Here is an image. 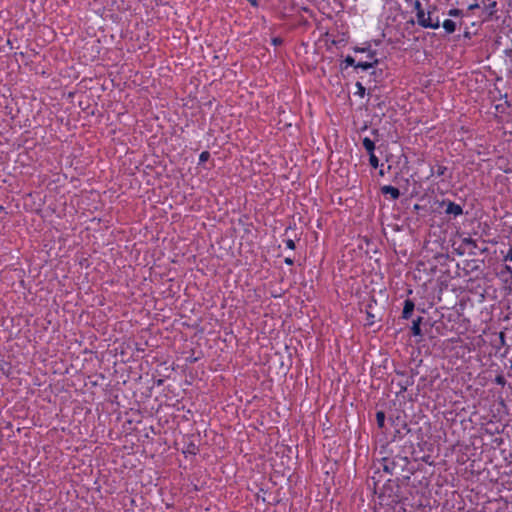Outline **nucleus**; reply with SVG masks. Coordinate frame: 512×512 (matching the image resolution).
Wrapping results in <instances>:
<instances>
[{"label": "nucleus", "mask_w": 512, "mask_h": 512, "mask_svg": "<svg viewBox=\"0 0 512 512\" xmlns=\"http://www.w3.org/2000/svg\"><path fill=\"white\" fill-rule=\"evenodd\" d=\"M380 476H371L367 480L369 487H373L378 498V507L375 512H407L411 496V479L405 477L389 478L382 485Z\"/></svg>", "instance_id": "obj_1"}, {"label": "nucleus", "mask_w": 512, "mask_h": 512, "mask_svg": "<svg viewBox=\"0 0 512 512\" xmlns=\"http://www.w3.org/2000/svg\"><path fill=\"white\" fill-rule=\"evenodd\" d=\"M412 451V441H409V445H398L392 442L382 444L377 450L378 457L374 461L376 468L374 475L382 478V470L384 473L394 476V478L405 477L411 479V476L416 472L415 464L409 457Z\"/></svg>", "instance_id": "obj_2"}, {"label": "nucleus", "mask_w": 512, "mask_h": 512, "mask_svg": "<svg viewBox=\"0 0 512 512\" xmlns=\"http://www.w3.org/2000/svg\"><path fill=\"white\" fill-rule=\"evenodd\" d=\"M353 51L355 53H367L366 60L356 61L354 57L347 55L343 62L340 64V69L345 70L348 67H354V69H361L363 71H367L374 67V65H378L380 60L377 58V51L371 49V44L366 43L364 47L354 46Z\"/></svg>", "instance_id": "obj_3"}, {"label": "nucleus", "mask_w": 512, "mask_h": 512, "mask_svg": "<svg viewBox=\"0 0 512 512\" xmlns=\"http://www.w3.org/2000/svg\"><path fill=\"white\" fill-rule=\"evenodd\" d=\"M388 421L394 429L393 436L390 441L393 444H396L397 440H402L404 437L414 432V429L411 427V422L407 420V415L404 411H391L388 415Z\"/></svg>", "instance_id": "obj_4"}, {"label": "nucleus", "mask_w": 512, "mask_h": 512, "mask_svg": "<svg viewBox=\"0 0 512 512\" xmlns=\"http://www.w3.org/2000/svg\"><path fill=\"white\" fill-rule=\"evenodd\" d=\"M432 328V317L417 316L415 319L412 320L410 331L414 337L420 338L417 340V342H420L422 341L424 336H432Z\"/></svg>", "instance_id": "obj_5"}, {"label": "nucleus", "mask_w": 512, "mask_h": 512, "mask_svg": "<svg viewBox=\"0 0 512 512\" xmlns=\"http://www.w3.org/2000/svg\"><path fill=\"white\" fill-rule=\"evenodd\" d=\"M430 167V174L428 175L427 179L430 177H438L440 178V182L442 183H450L453 179V170L443 164V161L440 160H434V162L429 163Z\"/></svg>", "instance_id": "obj_6"}, {"label": "nucleus", "mask_w": 512, "mask_h": 512, "mask_svg": "<svg viewBox=\"0 0 512 512\" xmlns=\"http://www.w3.org/2000/svg\"><path fill=\"white\" fill-rule=\"evenodd\" d=\"M438 208L437 209H444L443 212L445 215L448 216L449 219H456L457 217L463 215V207L455 203L454 201H451L450 199H443L441 201H437Z\"/></svg>", "instance_id": "obj_7"}, {"label": "nucleus", "mask_w": 512, "mask_h": 512, "mask_svg": "<svg viewBox=\"0 0 512 512\" xmlns=\"http://www.w3.org/2000/svg\"><path fill=\"white\" fill-rule=\"evenodd\" d=\"M378 65H374L373 70L370 72L368 83H373V87H369L368 94L378 88V84L382 83L389 75L387 68H378Z\"/></svg>", "instance_id": "obj_8"}, {"label": "nucleus", "mask_w": 512, "mask_h": 512, "mask_svg": "<svg viewBox=\"0 0 512 512\" xmlns=\"http://www.w3.org/2000/svg\"><path fill=\"white\" fill-rule=\"evenodd\" d=\"M417 24L425 29L437 30L441 26L439 14L425 13L424 20L417 22Z\"/></svg>", "instance_id": "obj_9"}, {"label": "nucleus", "mask_w": 512, "mask_h": 512, "mask_svg": "<svg viewBox=\"0 0 512 512\" xmlns=\"http://www.w3.org/2000/svg\"><path fill=\"white\" fill-rule=\"evenodd\" d=\"M443 315L439 319L432 318V336H429L430 339H435L438 336L445 335L448 331L447 324L442 320Z\"/></svg>", "instance_id": "obj_10"}, {"label": "nucleus", "mask_w": 512, "mask_h": 512, "mask_svg": "<svg viewBox=\"0 0 512 512\" xmlns=\"http://www.w3.org/2000/svg\"><path fill=\"white\" fill-rule=\"evenodd\" d=\"M377 305V300L374 296H372L369 300V302L366 304V326H373L375 323V315L372 313L373 307Z\"/></svg>", "instance_id": "obj_11"}, {"label": "nucleus", "mask_w": 512, "mask_h": 512, "mask_svg": "<svg viewBox=\"0 0 512 512\" xmlns=\"http://www.w3.org/2000/svg\"><path fill=\"white\" fill-rule=\"evenodd\" d=\"M381 193L388 199L397 200L401 196V192L397 187L392 185H384L381 187Z\"/></svg>", "instance_id": "obj_12"}, {"label": "nucleus", "mask_w": 512, "mask_h": 512, "mask_svg": "<svg viewBox=\"0 0 512 512\" xmlns=\"http://www.w3.org/2000/svg\"><path fill=\"white\" fill-rule=\"evenodd\" d=\"M414 311H415V302L412 299H409V298L406 299L403 303L401 318L405 319V320L410 319L413 316Z\"/></svg>", "instance_id": "obj_13"}, {"label": "nucleus", "mask_w": 512, "mask_h": 512, "mask_svg": "<svg viewBox=\"0 0 512 512\" xmlns=\"http://www.w3.org/2000/svg\"><path fill=\"white\" fill-rule=\"evenodd\" d=\"M441 25L445 31V35L453 34L458 28V22L452 19H445Z\"/></svg>", "instance_id": "obj_14"}, {"label": "nucleus", "mask_w": 512, "mask_h": 512, "mask_svg": "<svg viewBox=\"0 0 512 512\" xmlns=\"http://www.w3.org/2000/svg\"><path fill=\"white\" fill-rule=\"evenodd\" d=\"M412 375L408 376L405 380L398 382L399 391L397 392V395L404 393L407 391L409 386H412L414 384V371L411 370Z\"/></svg>", "instance_id": "obj_15"}, {"label": "nucleus", "mask_w": 512, "mask_h": 512, "mask_svg": "<svg viewBox=\"0 0 512 512\" xmlns=\"http://www.w3.org/2000/svg\"><path fill=\"white\" fill-rule=\"evenodd\" d=\"M414 11L416 14V22H422L424 20L425 7H423L419 0L414 2Z\"/></svg>", "instance_id": "obj_16"}, {"label": "nucleus", "mask_w": 512, "mask_h": 512, "mask_svg": "<svg viewBox=\"0 0 512 512\" xmlns=\"http://www.w3.org/2000/svg\"><path fill=\"white\" fill-rule=\"evenodd\" d=\"M376 422L379 429H385L386 428V419H388V416H386V413L384 411H377L376 412Z\"/></svg>", "instance_id": "obj_17"}, {"label": "nucleus", "mask_w": 512, "mask_h": 512, "mask_svg": "<svg viewBox=\"0 0 512 512\" xmlns=\"http://www.w3.org/2000/svg\"><path fill=\"white\" fill-rule=\"evenodd\" d=\"M182 452L185 455H187V454L196 455L199 452V448L194 442L190 441L189 443H187L185 445Z\"/></svg>", "instance_id": "obj_18"}, {"label": "nucleus", "mask_w": 512, "mask_h": 512, "mask_svg": "<svg viewBox=\"0 0 512 512\" xmlns=\"http://www.w3.org/2000/svg\"><path fill=\"white\" fill-rule=\"evenodd\" d=\"M362 145L368 154L375 152V148H376L375 142H374V140L370 139L369 137H365L362 139Z\"/></svg>", "instance_id": "obj_19"}, {"label": "nucleus", "mask_w": 512, "mask_h": 512, "mask_svg": "<svg viewBox=\"0 0 512 512\" xmlns=\"http://www.w3.org/2000/svg\"><path fill=\"white\" fill-rule=\"evenodd\" d=\"M435 259L441 267L447 265L448 261H454V259L450 258L448 254H438L437 256H435Z\"/></svg>", "instance_id": "obj_20"}, {"label": "nucleus", "mask_w": 512, "mask_h": 512, "mask_svg": "<svg viewBox=\"0 0 512 512\" xmlns=\"http://www.w3.org/2000/svg\"><path fill=\"white\" fill-rule=\"evenodd\" d=\"M369 164L372 168L377 169L381 166L379 158L375 155V152L369 153Z\"/></svg>", "instance_id": "obj_21"}, {"label": "nucleus", "mask_w": 512, "mask_h": 512, "mask_svg": "<svg viewBox=\"0 0 512 512\" xmlns=\"http://www.w3.org/2000/svg\"><path fill=\"white\" fill-rule=\"evenodd\" d=\"M447 15L453 18H463L464 12L461 9L458 8H451L448 10Z\"/></svg>", "instance_id": "obj_22"}, {"label": "nucleus", "mask_w": 512, "mask_h": 512, "mask_svg": "<svg viewBox=\"0 0 512 512\" xmlns=\"http://www.w3.org/2000/svg\"><path fill=\"white\" fill-rule=\"evenodd\" d=\"M355 86L357 88V91L355 94L358 95L359 97L363 98L366 95L365 86L359 81L356 82Z\"/></svg>", "instance_id": "obj_23"}, {"label": "nucleus", "mask_w": 512, "mask_h": 512, "mask_svg": "<svg viewBox=\"0 0 512 512\" xmlns=\"http://www.w3.org/2000/svg\"><path fill=\"white\" fill-rule=\"evenodd\" d=\"M425 13L439 14V8L436 4L427 3Z\"/></svg>", "instance_id": "obj_24"}, {"label": "nucleus", "mask_w": 512, "mask_h": 512, "mask_svg": "<svg viewBox=\"0 0 512 512\" xmlns=\"http://www.w3.org/2000/svg\"><path fill=\"white\" fill-rule=\"evenodd\" d=\"M462 37L464 39H468V40H470L472 38V33L469 31V28H468L467 25H465V27H464V31H463ZM460 38H461V35L455 36V40L456 41H459Z\"/></svg>", "instance_id": "obj_25"}, {"label": "nucleus", "mask_w": 512, "mask_h": 512, "mask_svg": "<svg viewBox=\"0 0 512 512\" xmlns=\"http://www.w3.org/2000/svg\"><path fill=\"white\" fill-rule=\"evenodd\" d=\"M210 152L209 151H203L199 155V162L198 165H203L205 162H207L210 159Z\"/></svg>", "instance_id": "obj_26"}, {"label": "nucleus", "mask_w": 512, "mask_h": 512, "mask_svg": "<svg viewBox=\"0 0 512 512\" xmlns=\"http://www.w3.org/2000/svg\"><path fill=\"white\" fill-rule=\"evenodd\" d=\"M463 244L465 245H468V246H471L472 248H478L477 246V241L471 237H468V238H464L463 239Z\"/></svg>", "instance_id": "obj_27"}, {"label": "nucleus", "mask_w": 512, "mask_h": 512, "mask_svg": "<svg viewBox=\"0 0 512 512\" xmlns=\"http://www.w3.org/2000/svg\"><path fill=\"white\" fill-rule=\"evenodd\" d=\"M283 43H284L283 38H281V37H279V36H277V37H273V38L271 39V44H272L273 46H280V45H282Z\"/></svg>", "instance_id": "obj_28"}, {"label": "nucleus", "mask_w": 512, "mask_h": 512, "mask_svg": "<svg viewBox=\"0 0 512 512\" xmlns=\"http://www.w3.org/2000/svg\"><path fill=\"white\" fill-rule=\"evenodd\" d=\"M494 381L496 384L501 385V386H505V384H506V379L503 375H497L495 377Z\"/></svg>", "instance_id": "obj_29"}, {"label": "nucleus", "mask_w": 512, "mask_h": 512, "mask_svg": "<svg viewBox=\"0 0 512 512\" xmlns=\"http://www.w3.org/2000/svg\"><path fill=\"white\" fill-rule=\"evenodd\" d=\"M285 244L288 249L294 250L296 248L295 242L292 239L285 240Z\"/></svg>", "instance_id": "obj_30"}, {"label": "nucleus", "mask_w": 512, "mask_h": 512, "mask_svg": "<svg viewBox=\"0 0 512 512\" xmlns=\"http://www.w3.org/2000/svg\"><path fill=\"white\" fill-rule=\"evenodd\" d=\"M504 261L512 262V246L509 248L507 254L504 256Z\"/></svg>", "instance_id": "obj_31"}, {"label": "nucleus", "mask_w": 512, "mask_h": 512, "mask_svg": "<svg viewBox=\"0 0 512 512\" xmlns=\"http://www.w3.org/2000/svg\"><path fill=\"white\" fill-rule=\"evenodd\" d=\"M421 210H425V207L419 204H415L413 206V211L416 212L417 214H419Z\"/></svg>", "instance_id": "obj_32"}, {"label": "nucleus", "mask_w": 512, "mask_h": 512, "mask_svg": "<svg viewBox=\"0 0 512 512\" xmlns=\"http://www.w3.org/2000/svg\"><path fill=\"white\" fill-rule=\"evenodd\" d=\"M496 5H497L496 1H493V2H491L488 5V9L490 11V14H493V12L495 11Z\"/></svg>", "instance_id": "obj_33"}, {"label": "nucleus", "mask_w": 512, "mask_h": 512, "mask_svg": "<svg viewBox=\"0 0 512 512\" xmlns=\"http://www.w3.org/2000/svg\"><path fill=\"white\" fill-rule=\"evenodd\" d=\"M284 263H285L286 265H288V266H292V265L294 264V260H293L292 258H290V257H286V258L284 259Z\"/></svg>", "instance_id": "obj_34"}, {"label": "nucleus", "mask_w": 512, "mask_h": 512, "mask_svg": "<svg viewBox=\"0 0 512 512\" xmlns=\"http://www.w3.org/2000/svg\"><path fill=\"white\" fill-rule=\"evenodd\" d=\"M456 22H458V28L461 29L462 26H465L463 18H456Z\"/></svg>", "instance_id": "obj_35"}, {"label": "nucleus", "mask_w": 512, "mask_h": 512, "mask_svg": "<svg viewBox=\"0 0 512 512\" xmlns=\"http://www.w3.org/2000/svg\"><path fill=\"white\" fill-rule=\"evenodd\" d=\"M385 173L386 171L384 170V164H381L378 174L379 176L383 177Z\"/></svg>", "instance_id": "obj_36"}, {"label": "nucleus", "mask_w": 512, "mask_h": 512, "mask_svg": "<svg viewBox=\"0 0 512 512\" xmlns=\"http://www.w3.org/2000/svg\"><path fill=\"white\" fill-rule=\"evenodd\" d=\"M504 269L506 272L511 274V281H512V265H505Z\"/></svg>", "instance_id": "obj_37"}, {"label": "nucleus", "mask_w": 512, "mask_h": 512, "mask_svg": "<svg viewBox=\"0 0 512 512\" xmlns=\"http://www.w3.org/2000/svg\"><path fill=\"white\" fill-rule=\"evenodd\" d=\"M247 1H248V2L251 4V6H253V7H258V6H259V2H258V0H247Z\"/></svg>", "instance_id": "obj_38"}, {"label": "nucleus", "mask_w": 512, "mask_h": 512, "mask_svg": "<svg viewBox=\"0 0 512 512\" xmlns=\"http://www.w3.org/2000/svg\"><path fill=\"white\" fill-rule=\"evenodd\" d=\"M163 383H164V380H163V379H158V380H156V381H155V384H156L157 386H161V385H163Z\"/></svg>", "instance_id": "obj_39"}, {"label": "nucleus", "mask_w": 512, "mask_h": 512, "mask_svg": "<svg viewBox=\"0 0 512 512\" xmlns=\"http://www.w3.org/2000/svg\"><path fill=\"white\" fill-rule=\"evenodd\" d=\"M371 133H372V135H374L376 137L379 136V130L378 129H373Z\"/></svg>", "instance_id": "obj_40"}, {"label": "nucleus", "mask_w": 512, "mask_h": 512, "mask_svg": "<svg viewBox=\"0 0 512 512\" xmlns=\"http://www.w3.org/2000/svg\"><path fill=\"white\" fill-rule=\"evenodd\" d=\"M197 360H198V358H197V357H190V358L188 359V361H189L190 363H194V362H196Z\"/></svg>", "instance_id": "obj_41"}, {"label": "nucleus", "mask_w": 512, "mask_h": 512, "mask_svg": "<svg viewBox=\"0 0 512 512\" xmlns=\"http://www.w3.org/2000/svg\"><path fill=\"white\" fill-rule=\"evenodd\" d=\"M500 338H501L502 341L504 340V333L503 332H500Z\"/></svg>", "instance_id": "obj_42"}, {"label": "nucleus", "mask_w": 512, "mask_h": 512, "mask_svg": "<svg viewBox=\"0 0 512 512\" xmlns=\"http://www.w3.org/2000/svg\"><path fill=\"white\" fill-rule=\"evenodd\" d=\"M420 381H421V383H424L426 381V378L425 377H421Z\"/></svg>", "instance_id": "obj_43"}, {"label": "nucleus", "mask_w": 512, "mask_h": 512, "mask_svg": "<svg viewBox=\"0 0 512 512\" xmlns=\"http://www.w3.org/2000/svg\"><path fill=\"white\" fill-rule=\"evenodd\" d=\"M4 210H5V208L0 205V213L3 212Z\"/></svg>", "instance_id": "obj_44"}, {"label": "nucleus", "mask_w": 512, "mask_h": 512, "mask_svg": "<svg viewBox=\"0 0 512 512\" xmlns=\"http://www.w3.org/2000/svg\"><path fill=\"white\" fill-rule=\"evenodd\" d=\"M19 55H20V57H24V56H25V53L20 52V53H19Z\"/></svg>", "instance_id": "obj_45"}, {"label": "nucleus", "mask_w": 512, "mask_h": 512, "mask_svg": "<svg viewBox=\"0 0 512 512\" xmlns=\"http://www.w3.org/2000/svg\"><path fill=\"white\" fill-rule=\"evenodd\" d=\"M396 373L399 374V375H404V372L397 371Z\"/></svg>", "instance_id": "obj_46"}, {"label": "nucleus", "mask_w": 512, "mask_h": 512, "mask_svg": "<svg viewBox=\"0 0 512 512\" xmlns=\"http://www.w3.org/2000/svg\"><path fill=\"white\" fill-rule=\"evenodd\" d=\"M387 170L390 171L391 170V165H388L387 166Z\"/></svg>", "instance_id": "obj_47"}]
</instances>
